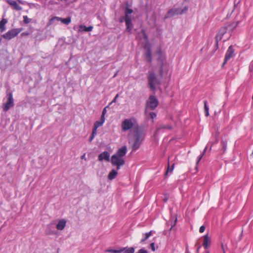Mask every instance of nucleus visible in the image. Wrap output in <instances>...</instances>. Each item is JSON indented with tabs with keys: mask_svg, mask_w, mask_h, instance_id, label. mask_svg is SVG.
Masks as SVG:
<instances>
[{
	"mask_svg": "<svg viewBox=\"0 0 253 253\" xmlns=\"http://www.w3.org/2000/svg\"><path fill=\"white\" fill-rule=\"evenodd\" d=\"M145 137V133L142 129H136L130 131L128 134V143L131 145L132 151H136L140 146Z\"/></svg>",
	"mask_w": 253,
	"mask_h": 253,
	"instance_id": "nucleus-1",
	"label": "nucleus"
},
{
	"mask_svg": "<svg viewBox=\"0 0 253 253\" xmlns=\"http://www.w3.org/2000/svg\"><path fill=\"white\" fill-rule=\"evenodd\" d=\"M163 74V67L161 65L159 68V76H157L154 70L149 72L148 76V84L150 89L155 91L156 87L161 84V78Z\"/></svg>",
	"mask_w": 253,
	"mask_h": 253,
	"instance_id": "nucleus-2",
	"label": "nucleus"
},
{
	"mask_svg": "<svg viewBox=\"0 0 253 253\" xmlns=\"http://www.w3.org/2000/svg\"><path fill=\"white\" fill-rule=\"evenodd\" d=\"M121 127L123 131H135L137 129H141L134 118L125 119L122 123Z\"/></svg>",
	"mask_w": 253,
	"mask_h": 253,
	"instance_id": "nucleus-3",
	"label": "nucleus"
},
{
	"mask_svg": "<svg viewBox=\"0 0 253 253\" xmlns=\"http://www.w3.org/2000/svg\"><path fill=\"white\" fill-rule=\"evenodd\" d=\"M142 33L143 36L144 40L147 42L145 45V48L147 49V51H146L145 54V58L147 61H148L149 62H151L152 60V54L150 44L148 42V37L144 30H142Z\"/></svg>",
	"mask_w": 253,
	"mask_h": 253,
	"instance_id": "nucleus-4",
	"label": "nucleus"
},
{
	"mask_svg": "<svg viewBox=\"0 0 253 253\" xmlns=\"http://www.w3.org/2000/svg\"><path fill=\"white\" fill-rule=\"evenodd\" d=\"M188 6H185L183 9L176 8H172L167 12L165 18H168L175 15L182 14L185 13L188 10Z\"/></svg>",
	"mask_w": 253,
	"mask_h": 253,
	"instance_id": "nucleus-5",
	"label": "nucleus"
},
{
	"mask_svg": "<svg viewBox=\"0 0 253 253\" xmlns=\"http://www.w3.org/2000/svg\"><path fill=\"white\" fill-rule=\"evenodd\" d=\"M5 99L6 101L3 104V110L4 111L6 112L14 105L12 93L9 92L7 93Z\"/></svg>",
	"mask_w": 253,
	"mask_h": 253,
	"instance_id": "nucleus-6",
	"label": "nucleus"
},
{
	"mask_svg": "<svg viewBox=\"0 0 253 253\" xmlns=\"http://www.w3.org/2000/svg\"><path fill=\"white\" fill-rule=\"evenodd\" d=\"M111 162L113 166L117 167V169H120L121 167L125 164V160L123 158L118 157V155H113L111 159Z\"/></svg>",
	"mask_w": 253,
	"mask_h": 253,
	"instance_id": "nucleus-7",
	"label": "nucleus"
},
{
	"mask_svg": "<svg viewBox=\"0 0 253 253\" xmlns=\"http://www.w3.org/2000/svg\"><path fill=\"white\" fill-rule=\"evenodd\" d=\"M158 100L154 95H150L147 102V107L151 110H154L158 105Z\"/></svg>",
	"mask_w": 253,
	"mask_h": 253,
	"instance_id": "nucleus-8",
	"label": "nucleus"
},
{
	"mask_svg": "<svg viewBox=\"0 0 253 253\" xmlns=\"http://www.w3.org/2000/svg\"><path fill=\"white\" fill-rule=\"evenodd\" d=\"M60 21L62 23L65 25H68L71 23V18L70 17H68L66 18H62L61 17L54 16L51 18L49 22V25H52L55 23V21Z\"/></svg>",
	"mask_w": 253,
	"mask_h": 253,
	"instance_id": "nucleus-9",
	"label": "nucleus"
},
{
	"mask_svg": "<svg viewBox=\"0 0 253 253\" xmlns=\"http://www.w3.org/2000/svg\"><path fill=\"white\" fill-rule=\"evenodd\" d=\"M19 33L20 31L18 29H13L3 34L2 37L5 39L9 40L15 37Z\"/></svg>",
	"mask_w": 253,
	"mask_h": 253,
	"instance_id": "nucleus-10",
	"label": "nucleus"
},
{
	"mask_svg": "<svg viewBox=\"0 0 253 253\" xmlns=\"http://www.w3.org/2000/svg\"><path fill=\"white\" fill-rule=\"evenodd\" d=\"M234 49L233 48V46L232 45H230L226 53V55L225 56L224 61L223 63V65H224L228 60H229L231 57H233V54H234Z\"/></svg>",
	"mask_w": 253,
	"mask_h": 253,
	"instance_id": "nucleus-11",
	"label": "nucleus"
},
{
	"mask_svg": "<svg viewBox=\"0 0 253 253\" xmlns=\"http://www.w3.org/2000/svg\"><path fill=\"white\" fill-rule=\"evenodd\" d=\"M228 31L227 30L225 26L222 27L219 30L218 33L217 34L216 36V40L217 42H218L219 41L221 40L224 36V35L227 33Z\"/></svg>",
	"mask_w": 253,
	"mask_h": 253,
	"instance_id": "nucleus-12",
	"label": "nucleus"
},
{
	"mask_svg": "<svg viewBox=\"0 0 253 253\" xmlns=\"http://www.w3.org/2000/svg\"><path fill=\"white\" fill-rule=\"evenodd\" d=\"M98 158L99 161L105 160L109 162L110 161V154L107 151H104L99 155Z\"/></svg>",
	"mask_w": 253,
	"mask_h": 253,
	"instance_id": "nucleus-13",
	"label": "nucleus"
},
{
	"mask_svg": "<svg viewBox=\"0 0 253 253\" xmlns=\"http://www.w3.org/2000/svg\"><path fill=\"white\" fill-rule=\"evenodd\" d=\"M211 240L209 237L208 234H206L204 236V242L203 246L205 249H207L211 245Z\"/></svg>",
	"mask_w": 253,
	"mask_h": 253,
	"instance_id": "nucleus-14",
	"label": "nucleus"
},
{
	"mask_svg": "<svg viewBox=\"0 0 253 253\" xmlns=\"http://www.w3.org/2000/svg\"><path fill=\"white\" fill-rule=\"evenodd\" d=\"M8 3L12 6L13 8L16 10H21L22 7L15 0H9L7 1Z\"/></svg>",
	"mask_w": 253,
	"mask_h": 253,
	"instance_id": "nucleus-15",
	"label": "nucleus"
},
{
	"mask_svg": "<svg viewBox=\"0 0 253 253\" xmlns=\"http://www.w3.org/2000/svg\"><path fill=\"white\" fill-rule=\"evenodd\" d=\"M126 146H123L119 149L115 155H118V157H120L121 158H123L126 154Z\"/></svg>",
	"mask_w": 253,
	"mask_h": 253,
	"instance_id": "nucleus-16",
	"label": "nucleus"
},
{
	"mask_svg": "<svg viewBox=\"0 0 253 253\" xmlns=\"http://www.w3.org/2000/svg\"><path fill=\"white\" fill-rule=\"evenodd\" d=\"M93 27L90 26L89 27H86L84 25H80L78 27V31L80 32H90L92 30Z\"/></svg>",
	"mask_w": 253,
	"mask_h": 253,
	"instance_id": "nucleus-17",
	"label": "nucleus"
},
{
	"mask_svg": "<svg viewBox=\"0 0 253 253\" xmlns=\"http://www.w3.org/2000/svg\"><path fill=\"white\" fill-rule=\"evenodd\" d=\"M66 224V220L64 219H60L56 225V228L59 230L64 229Z\"/></svg>",
	"mask_w": 253,
	"mask_h": 253,
	"instance_id": "nucleus-18",
	"label": "nucleus"
},
{
	"mask_svg": "<svg viewBox=\"0 0 253 253\" xmlns=\"http://www.w3.org/2000/svg\"><path fill=\"white\" fill-rule=\"evenodd\" d=\"M237 25L238 22H233L230 24L226 25H225V26L228 32L230 33L235 29V28L237 27Z\"/></svg>",
	"mask_w": 253,
	"mask_h": 253,
	"instance_id": "nucleus-19",
	"label": "nucleus"
},
{
	"mask_svg": "<svg viewBox=\"0 0 253 253\" xmlns=\"http://www.w3.org/2000/svg\"><path fill=\"white\" fill-rule=\"evenodd\" d=\"M118 175V171L117 170H115L114 169H112L109 173L108 178L110 180H112Z\"/></svg>",
	"mask_w": 253,
	"mask_h": 253,
	"instance_id": "nucleus-20",
	"label": "nucleus"
},
{
	"mask_svg": "<svg viewBox=\"0 0 253 253\" xmlns=\"http://www.w3.org/2000/svg\"><path fill=\"white\" fill-rule=\"evenodd\" d=\"M125 22H126V25L127 27V30L128 31H130L131 30L132 28V24L131 23V18H125Z\"/></svg>",
	"mask_w": 253,
	"mask_h": 253,
	"instance_id": "nucleus-21",
	"label": "nucleus"
},
{
	"mask_svg": "<svg viewBox=\"0 0 253 253\" xmlns=\"http://www.w3.org/2000/svg\"><path fill=\"white\" fill-rule=\"evenodd\" d=\"M7 20L6 19L3 18L0 21V29L1 32H3L5 30V28L4 27L6 23H7Z\"/></svg>",
	"mask_w": 253,
	"mask_h": 253,
	"instance_id": "nucleus-22",
	"label": "nucleus"
},
{
	"mask_svg": "<svg viewBox=\"0 0 253 253\" xmlns=\"http://www.w3.org/2000/svg\"><path fill=\"white\" fill-rule=\"evenodd\" d=\"M153 231H150V232L148 233H146L145 234H143V238L141 239V242H145L147 239L149 238L153 234Z\"/></svg>",
	"mask_w": 253,
	"mask_h": 253,
	"instance_id": "nucleus-23",
	"label": "nucleus"
},
{
	"mask_svg": "<svg viewBox=\"0 0 253 253\" xmlns=\"http://www.w3.org/2000/svg\"><path fill=\"white\" fill-rule=\"evenodd\" d=\"M133 12L132 9L126 7L125 10V18H131L130 14Z\"/></svg>",
	"mask_w": 253,
	"mask_h": 253,
	"instance_id": "nucleus-24",
	"label": "nucleus"
},
{
	"mask_svg": "<svg viewBox=\"0 0 253 253\" xmlns=\"http://www.w3.org/2000/svg\"><path fill=\"white\" fill-rule=\"evenodd\" d=\"M121 249H124V253H134V249L133 247H130L128 248H121Z\"/></svg>",
	"mask_w": 253,
	"mask_h": 253,
	"instance_id": "nucleus-25",
	"label": "nucleus"
},
{
	"mask_svg": "<svg viewBox=\"0 0 253 253\" xmlns=\"http://www.w3.org/2000/svg\"><path fill=\"white\" fill-rule=\"evenodd\" d=\"M204 103V108H205V115L207 117H208L209 115V108L207 105V101L205 100Z\"/></svg>",
	"mask_w": 253,
	"mask_h": 253,
	"instance_id": "nucleus-26",
	"label": "nucleus"
},
{
	"mask_svg": "<svg viewBox=\"0 0 253 253\" xmlns=\"http://www.w3.org/2000/svg\"><path fill=\"white\" fill-rule=\"evenodd\" d=\"M103 124V123L101 121H98L95 122V123L94 124L93 129L97 130V128L102 126Z\"/></svg>",
	"mask_w": 253,
	"mask_h": 253,
	"instance_id": "nucleus-27",
	"label": "nucleus"
},
{
	"mask_svg": "<svg viewBox=\"0 0 253 253\" xmlns=\"http://www.w3.org/2000/svg\"><path fill=\"white\" fill-rule=\"evenodd\" d=\"M96 134H97V130L93 129L92 133L89 137V141H91L93 139V138H94V137L96 135Z\"/></svg>",
	"mask_w": 253,
	"mask_h": 253,
	"instance_id": "nucleus-28",
	"label": "nucleus"
},
{
	"mask_svg": "<svg viewBox=\"0 0 253 253\" xmlns=\"http://www.w3.org/2000/svg\"><path fill=\"white\" fill-rule=\"evenodd\" d=\"M124 249H119V250H108L107 252H110L112 253H121L124 251Z\"/></svg>",
	"mask_w": 253,
	"mask_h": 253,
	"instance_id": "nucleus-29",
	"label": "nucleus"
},
{
	"mask_svg": "<svg viewBox=\"0 0 253 253\" xmlns=\"http://www.w3.org/2000/svg\"><path fill=\"white\" fill-rule=\"evenodd\" d=\"M32 21V19L29 18L27 15L23 16V21L25 24H28Z\"/></svg>",
	"mask_w": 253,
	"mask_h": 253,
	"instance_id": "nucleus-30",
	"label": "nucleus"
},
{
	"mask_svg": "<svg viewBox=\"0 0 253 253\" xmlns=\"http://www.w3.org/2000/svg\"><path fill=\"white\" fill-rule=\"evenodd\" d=\"M208 148V147L206 146V148L204 149V151L203 152L202 154L199 156L198 160L197 161V163L198 164L201 160L203 156L204 155L205 153H206L207 149Z\"/></svg>",
	"mask_w": 253,
	"mask_h": 253,
	"instance_id": "nucleus-31",
	"label": "nucleus"
},
{
	"mask_svg": "<svg viewBox=\"0 0 253 253\" xmlns=\"http://www.w3.org/2000/svg\"><path fill=\"white\" fill-rule=\"evenodd\" d=\"M173 168H174V164H173L172 166H171V168L170 169L169 168V164H168V169L166 172V175H167L168 173L169 172H171L173 169Z\"/></svg>",
	"mask_w": 253,
	"mask_h": 253,
	"instance_id": "nucleus-32",
	"label": "nucleus"
},
{
	"mask_svg": "<svg viewBox=\"0 0 253 253\" xmlns=\"http://www.w3.org/2000/svg\"><path fill=\"white\" fill-rule=\"evenodd\" d=\"M150 116L152 119H154L156 117V114L154 112H151L150 113Z\"/></svg>",
	"mask_w": 253,
	"mask_h": 253,
	"instance_id": "nucleus-33",
	"label": "nucleus"
},
{
	"mask_svg": "<svg viewBox=\"0 0 253 253\" xmlns=\"http://www.w3.org/2000/svg\"><path fill=\"white\" fill-rule=\"evenodd\" d=\"M136 253H148L147 251L143 249L139 250Z\"/></svg>",
	"mask_w": 253,
	"mask_h": 253,
	"instance_id": "nucleus-34",
	"label": "nucleus"
},
{
	"mask_svg": "<svg viewBox=\"0 0 253 253\" xmlns=\"http://www.w3.org/2000/svg\"><path fill=\"white\" fill-rule=\"evenodd\" d=\"M205 230V227L204 225H202L200 227L199 229V232L200 233H203Z\"/></svg>",
	"mask_w": 253,
	"mask_h": 253,
	"instance_id": "nucleus-35",
	"label": "nucleus"
},
{
	"mask_svg": "<svg viewBox=\"0 0 253 253\" xmlns=\"http://www.w3.org/2000/svg\"><path fill=\"white\" fill-rule=\"evenodd\" d=\"M150 248H151V250L153 251H155V243H152L150 244Z\"/></svg>",
	"mask_w": 253,
	"mask_h": 253,
	"instance_id": "nucleus-36",
	"label": "nucleus"
},
{
	"mask_svg": "<svg viewBox=\"0 0 253 253\" xmlns=\"http://www.w3.org/2000/svg\"><path fill=\"white\" fill-rule=\"evenodd\" d=\"M119 97V95L117 94L114 99L112 101V102L110 103V104H112V103H115L116 102L117 98Z\"/></svg>",
	"mask_w": 253,
	"mask_h": 253,
	"instance_id": "nucleus-37",
	"label": "nucleus"
},
{
	"mask_svg": "<svg viewBox=\"0 0 253 253\" xmlns=\"http://www.w3.org/2000/svg\"><path fill=\"white\" fill-rule=\"evenodd\" d=\"M105 116L104 115H101V121L103 123H104L105 122Z\"/></svg>",
	"mask_w": 253,
	"mask_h": 253,
	"instance_id": "nucleus-38",
	"label": "nucleus"
},
{
	"mask_svg": "<svg viewBox=\"0 0 253 253\" xmlns=\"http://www.w3.org/2000/svg\"><path fill=\"white\" fill-rule=\"evenodd\" d=\"M221 144L222 145V146H223V148L224 149V150H225L226 149V144H225V142H223V141H222L221 142Z\"/></svg>",
	"mask_w": 253,
	"mask_h": 253,
	"instance_id": "nucleus-39",
	"label": "nucleus"
},
{
	"mask_svg": "<svg viewBox=\"0 0 253 253\" xmlns=\"http://www.w3.org/2000/svg\"><path fill=\"white\" fill-rule=\"evenodd\" d=\"M106 113V108H105L103 110L102 115L105 116Z\"/></svg>",
	"mask_w": 253,
	"mask_h": 253,
	"instance_id": "nucleus-40",
	"label": "nucleus"
},
{
	"mask_svg": "<svg viewBox=\"0 0 253 253\" xmlns=\"http://www.w3.org/2000/svg\"><path fill=\"white\" fill-rule=\"evenodd\" d=\"M157 53L159 55H162V51L161 49H159L157 51Z\"/></svg>",
	"mask_w": 253,
	"mask_h": 253,
	"instance_id": "nucleus-41",
	"label": "nucleus"
},
{
	"mask_svg": "<svg viewBox=\"0 0 253 253\" xmlns=\"http://www.w3.org/2000/svg\"><path fill=\"white\" fill-rule=\"evenodd\" d=\"M168 200V198L167 197H166L164 199V201H165V202H167V201Z\"/></svg>",
	"mask_w": 253,
	"mask_h": 253,
	"instance_id": "nucleus-42",
	"label": "nucleus"
},
{
	"mask_svg": "<svg viewBox=\"0 0 253 253\" xmlns=\"http://www.w3.org/2000/svg\"><path fill=\"white\" fill-rule=\"evenodd\" d=\"M221 247H222V249L223 252V253H225L224 248L223 244H222Z\"/></svg>",
	"mask_w": 253,
	"mask_h": 253,
	"instance_id": "nucleus-43",
	"label": "nucleus"
},
{
	"mask_svg": "<svg viewBox=\"0 0 253 253\" xmlns=\"http://www.w3.org/2000/svg\"><path fill=\"white\" fill-rule=\"evenodd\" d=\"M200 248H201V246L200 245V246H199L198 247V248H197V252H199V250H200Z\"/></svg>",
	"mask_w": 253,
	"mask_h": 253,
	"instance_id": "nucleus-44",
	"label": "nucleus"
},
{
	"mask_svg": "<svg viewBox=\"0 0 253 253\" xmlns=\"http://www.w3.org/2000/svg\"><path fill=\"white\" fill-rule=\"evenodd\" d=\"M85 158V154H84L82 157H81V159H84Z\"/></svg>",
	"mask_w": 253,
	"mask_h": 253,
	"instance_id": "nucleus-45",
	"label": "nucleus"
},
{
	"mask_svg": "<svg viewBox=\"0 0 253 253\" xmlns=\"http://www.w3.org/2000/svg\"><path fill=\"white\" fill-rule=\"evenodd\" d=\"M250 71H252V67H251V66H250Z\"/></svg>",
	"mask_w": 253,
	"mask_h": 253,
	"instance_id": "nucleus-46",
	"label": "nucleus"
},
{
	"mask_svg": "<svg viewBox=\"0 0 253 253\" xmlns=\"http://www.w3.org/2000/svg\"><path fill=\"white\" fill-rule=\"evenodd\" d=\"M206 253H210V252H209V251H207V252H206Z\"/></svg>",
	"mask_w": 253,
	"mask_h": 253,
	"instance_id": "nucleus-47",
	"label": "nucleus"
},
{
	"mask_svg": "<svg viewBox=\"0 0 253 253\" xmlns=\"http://www.w3.org/2000/svg\"><path fill=\"white\" fill-rule=\"evenodd\" d=\"M116 75H117V73H116V74H115V75H114V77H115V76H116Z\"/></svg>",
	"mask_w": 253,
	"mask_h": 253,
	"instance_id": "nucleus-48",
	"label": "nucleus"
},
{
	"mask_svg": "<svg viewBox=\"0 0 253 253\" xmlns=\"http://www.w3.org/2000/svg\"><path fill=\"white\" fill-rule=\"evenodd\" d=\"M186 253H189V252H186Z\"/></svg>",
	"mask_w": 253,
	"mask_h": 253,
	"instance_id": "nucleus-49",
	"label": "nucleus"
}]
</instances>
